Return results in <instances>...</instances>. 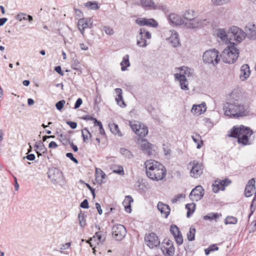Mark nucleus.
<instances>
[{
    "mask_svg": "<svg viewBox=\"0 0 256 256\" xmlns=\"http://www.w3.org/2000/svg\"><path fill=\"white\" fill-rule=\"evenodd\" d=\"M220 216H222V214L220 213L210 212L204 216V220H210V221L215 220L216 221Z\"/></svg>",
    "mask_w": 256,
    "mask_h": 256,
    "instance_id": "obj_28",
    "label": "nucleus"
},
{
    "mask_svg": "<svg viewBox=\"0 0 256 256\" xmlns=\"http://www.w3.org/2000/svg\"><path fill=\"white\" fill-rule=\"evenodd\" d=\"M112 230V236L116 240H122L126 233V228L122 224L114 225Z\"/></svg>",
    "mask_w": 256,
    "mask_h": 256,
    "instance_id": "obj_8",
    "label": "nucleus"
},
{
    "mask_svg": "<svg viewBox=\"0 0 256 256\" xmlns=\"http://www.w3.org/2000/svg\"><path fill=\"white\" fill-rule=\"evenodd\" d=\"M66 103V101L64 100H61L58 101L56 104V107L58 110H60L64 107V104Z\"/></svg>",
    "mask_w": 256,
    "mask_h": 256,
    "instance_id": "obj_55",
    "label": "nucleus"
},
{
    "mask_svg": "<svg viewBox=\"0 0 256 256\" xmlns=\"http://www.w3.org/2000/svg\"><path fill=\"white\" fill-rule=\"evenodd\" d=\"M218 52L216 49H210L205 52L202 56L204 62L208 64H217L220 58L218 56Z\"/></svg>",
    "mask_w": 256,
    "mask_h": 256,
    "instance_id": "obj_4",
    "label": "nucleus"
},
{
    "mask_svg": "<svg viewBox=\"0 0 256 256\" xmlns=\"http://www.w3.org/2000/svg\"><path fill=\"white\" fill-rule=\"evenodd\" d=\"M78 220H79V223L80 225L82 228H83L86 225V220H84V214L82 213V212H80V213H79L78 216Z\"/></svg>",
    "mask_w": 256,
    "mask_h": 256,
    "instance_id": "obj_47",
    "label": "nucleus"
},
{
    "mask_svg": "<svg viewBox=\"0 0 256 256\" xmlns=\"http://www.w3.org/2000/svg\"><path fill=\"white\" fill-rule=\"evenodd\" d=\"M153 10H160L164 12H166L168 10L167 6L166 5H163V4H160V5L154 4V6L153 8Z\"/></svg>",
    "mask_w": 256,
    "mask_h": 256,
    "instance_id": "obj_49",
    "label": "nucleus"
},
{
    "mask_svg": "<svg viewBox=\"0 0 256 256\" xmlns=\"http://www.w3.org/2000/svg\"><path fill=\"white\" fill-rule=\"evenodd\" d=\"M223 110L224 115L230 118H238L248 114L244 106L238 100L225 103Z\"/></svg>",
    "mask_w": 256,
    "mask_h": 256,
    "instance_id": "obj_2",
    "label": "nucleus"
},
{
    "mask_svg": "<svg viewBox=\"0 0 256 256\" xmlns=\"http://www.w3.org/2000/svg\"><path fill=\"white\" fill-rule=\"evenodd\" d=\"M141 124L142 126L138 128V130H136V134L140 137H144L148 133V128L147 126H145L144 124Z\"/></svg>",
    "mask_w": 256,
    "mask_h": 256,
    "instance_id": "obj_29",
    "label": "nucleus"
},
{
    "mask_svg": "<svg viewBox=\"0 0 256 256\" xmlns=\"http://www.w3.org/2000/svg\"><path fill=\"white\" fill-rule=\"evenodd\" d=\"M238 220L236 218L231 216H228L226 218L224 223L226 224H236Z\"/></svg>",
    "mask_w": 256,
    "mask_h": 256,
    "instance_id": "obj_45",
    "label": "nucleus"
},
{
    "mask_svg": "<svg viewBox=\"0 0 256 256\" xmlns=\"http://www.w3.org/2000/svg\"><path fill=\"white\" fill-rule=\"evenodd\" d=\"M104 30L108 34L112 35L114 34L113 30L109 26H104Z\"/></svg>",
    "mask_w": 256,
    "mask_h": 256,
    "instance_id": "obj_60",
    "label": "nucleus"
},
{
    "mask_svg": "<svg viewBox=\"0 0 256 256\" xmlns=\"http://www.w3.org/2000/svg\"><path fill=\"white\" fill-rule=\"evenodd\" d=\"M84 6L92 10H98L100 7L98 4L96 2H90L89 1L84 4Z\"/></svg>",
    "mask_w": 256,
    "mask_h": 256,
    "instance_id": "obj_42",
    "label": "nucleus"
},
{
    "mask_svg": "<svg viewBox=\"0 0 256 256\" xmlns=\"http://www.w3.org/2000/svg\"><path fill=\"white\" fill-rule=\"evenodd\" d=\"M250 66L247 64L242 65L240 68V78L242 80H244L250 76Z\"/></svg>",
    "mask_w": 256,
    "mask_h": 256,
    "instance_id": "obj_22",
    "label": "nucleus"
},
{
    "mask_svg": "<svg viewBox=\"0 0 256 256\" xmlns=\"http://www.w3.org/2000/svg\"><path fill=\"white\" fill-rule=\"evenodd\" d=\"M169 40L174 47H176L180 44L178 34L176 32L172 33L171 36L169 38Z\"/></svg>",
    "mask_w": 256,
    "mask_h": 256,
    "instance_id": "obj_26",
    "label": "nucleus"
},
{
    "mask_svg": "<svg viewBox=\"0 0 256 256\" xmlns=\"http://www.w3.org/2000/svg\"><path fill=\"white\" fill-rule=\"evenodd\" d=\"M120 64L121 66V70L122 71L126 70H127V68L130 66V64L129 60L128 54H126L124 56Z\"/></svg>",
    "mask_w": 256,
    "mask_h": 256,
    "instance_id": "obj_27",
    "label": "nucleus"
},
{
    "mask_svg": "<svg viewBox=\"0 0 256 256\" xmlns=\"http://www.w3.org/2000/svg\"><path fill=\"white\" fill-rule=\"evenodd\" d=\"M162 252L165 256H172L174 254L175 248L174 245L170 246L168 248H162Z\"/></svg>",
    "mask_w": 256,
    "mask_h": 256,
    "instance_id": "obj_31",
    "label": "nucleus"
},
{
    "mask_svg": "<svg viewBox=\"0 0 256 256\" xmlns=\"http://www.w3.org/2000/svg\"><path fill=\"white\" fill-rule=\"evenodd\" d=\"M92 25L91 18H82L78 20V26L82 34H84V30L87 28H90Z\"/></svg>",
    "mask_w": 256,
    "mask_h": 256,
    "instance_id": "obj_14",
    "label": "nucleus"
},
{
    "mask_svg": "<svg viewBox=\"0 0 256 256\" xmlns=\"http://www.w3.org/2000/svg\"><path fill=\"white\" fill-rule=\"evenodd\" d=\"M111 170L114 173L120 175H123L124 174V168L122 166L113 165L111 166Z\"/></svg>",
    "mask_w": 256,
    "mask_h": 256,
    "instance_id": "obj_38",
    "label": "nucleus"
},
{
    "mask_svg": "<svg viewBox=\"0 0 256 256\" xmlns=\"http://www.w3.org/2000/svg\"><path fill=\"white\" fill-rule=\"evenodd\" d=\"M204 195V189L201 186H196L190 192L189 197L193 201H198L202 198Z\"/></svg>",
    "mask_w": 256,
    "mask_h": 256,
    "instance_id": "obj_13",
    "label": "nucleus"
},
{
    "mask_svg": "<svg viewBox=\"0 0 256 256\" xmlns=\"http://www.w3.org/2000/svg\"><path fill=\"white\" fill-rule=\"evenodd\" d=\"M256 181L254 178H251L246 185L244 190V196L246 197H250L252 196V191L255 189Z\"/></svg>",
    "mask_w": 256,
    "mask_h": 256,
    "instance_id": "obj_19",
    "label": "nucleus"
},
{
    "mask_svg": "<svg viewBox=\"0 0 256 256\" xmlns=\"http://www.w3.org/2000/svg\"><path fill=\"white\" fill-rule=\"evenodd\" d=\"M157 208L162 214L164 215L165 218H167L170 214V208L168 205L159 202L157 205Z\"/></svg>",
    "mask_w": 256,
    "mask_h": 256,
    "instance_id": "obj_18",
    "label": "nucleus"
},
{
    "mask_svg": "<svg viewBox=\"0 0 256 256\" xmlns=\"http://www.w3.org/2000/svg\"><path fill=\"white\" fill-rule=\"evenodd\" d=\"M16 19L19 20L20 21H22V20H28L30 22H32L33 20L32 16L30 15L26 14L25 13L18 14L16 16Z\"/></svg>",
    "mask_w": 256,
    "mask_h": 256,
    "instance_id": "obj_32",
    "label": "nucleus"
},
{
    "mask_svg": "<svg viewBox=\"0 0 256 256\" xmlns=\"http://www.w3.org/2000/svg\"><path fill=\"white\" fill-rule=\"evenodd\" d=\"M212 2L214 5L221 6L229 2L230 0H212Z\"/></svg>",
    "mask_w": 256,
    "mask_h": 256,
    "instance_id": "obj_50",
    "label": "nucleus"
},
{
    "mask_svg": "<svg viewBox=\"0 0 256 256\" xmlns=\"http://www.w3.org/2000/svg\"><path fill=\"white\" fill-rule=\"evenodd\" d=\"M60 141L63 144L66 145L68 143L69 144V140H70V138H67L66 136L63 134H60Z\"/></svg>",
    "mask_w": 256,
    "mask_h": 256,
    "instance_id": "obj_57",
    "label": "nucleus"
},
{
    "mask_svg": "<svg viewBox=\"0 0 256 256\" xmlns=\"http://www.w3.org/2000/svg\"><path fill=\"white\" fill-rule=\"evenodd\" d=\"M82 136L84 142H88L89 140L92 138V135L86 128H84L82 130Z\"/></svg>",
    "mask_w": 256,
    "mask_h": 256,
    "instance_id": "obj_33",
    "label": "nucleus"
},
{
    "mask_svg": "<svg viewBox=\"0 0 256 256\" xmlns=\"http://www.w3.org/2000/svg\"><path fill=\"white\" fill-rule=\"evenodd\" d=\"M103 234H104L102 232L99 231L95 234V236H94L93 238H94L96 236L100 242H102L105 240V238L102 236Z\"/></svg>",
    "mask_w": 256,
    "mask_h": 256,
    "instance_id": "obj_53",
    "label": "nucleus"
},
{
    "mask_svg": "<svg viewBox=\"0 0 256 256\" xmlns=\"http://www.w3.org/2000/svg\"><path fill=\"white\" fill-rule=\"evenodd\" d=\"M96 178L100 176L102 180L105 178L106 177L105 173L101 169L98 168H96Z\"/></svg>",
    "mask_w": 256,
    "mask_h": 256,
    "instance_id": "obj_48",
    "label": "nucleus"
},
{
    "mask_svg": "<svg viewBox=\"0 0 256 256\" xmlns=\"http://www.w3.org/2000/svg\"><path fill=\"white\" fill-rule=\"evenodd\" d=\"M170 22L174 25L184 24V20L178 15L175 14H170L169 15Z\"/></svg>",
    "mask_w": 256,
    "mask_h": 256,
    "instance_id": "obj_21",
    "label": "nucleus"
},
{
    "mask_svg": "<svg viewBox=\"0 0 256 256\" xmlns=\"http://www.w3.org/2000/svg\"><path fill=\"white\" fill-rule=\"evenodd\" d=\"M239 55V50L234 44L226 48L221 54L223 62L227 64H233L238 59Z\"/></svg>",
    "mask_w": 256,
    "mask_h": 256,
    "instance_id": "obj_3",
    "label": "nucleus"
},
{
    "mask_svg": "<svg viewBox=\"0 0 256 256\" xmlns=\"http://www.w3.org/2000/svg\"><path fill=\"white\" fill-rule=\"evenodd\" d=\"M146 174L150 179L158 181L164 179L166 175V170L164 166L154 160H146L144 162Z\"/></svg>",
    "mask_w": 256,
    "mask_h": 256,
    "instance_id": "obj_1",
    "label": "nucleus"
},
{
    "mask_svg": "<svg viewBox=\"0 0 256 256\" xmlns=\"http://www.w3.org/2000/svg\"><path fill=\"white\" fill-rule=\"evenodd\" d=\"M174 239L178 245H181L183 243V238L182 234L174 236Z\"/></svg>",
    "mask_w": 256,
    "mask_h": 256,
    "instance_id": "obj_56",
    "label": "nucleus"
},
{
    "mask_svg": "<svg viewBox=\"0 0 256 256\" xmlns=\"http://www.w3.org/2000/svg\"><path fill=\"white\" fill-rule=\"evenodd\" d=\"M80 206L83 208H89L88 200L86 199L84 200L80 203Z\"/></svg>",
    "mask_w": 256,
    "mask_h": 256,
    "instance_id": "obj_61",
    "label": "nucleus"
},
{
    "mask_svg": "<svg viewBox=\"0 0 256 256\" xmlns=\"http://www.w3.org/2000/svg\"><path fill=\"white\" fill-rule=\"evenodd\" d=\"M196 204H188L186 205V208L188 210L186 216L190 218L194 212Z\"/></svg>",
    "mask_w": 256,
    "mask_h": 256,
    "instance_id": "obj_36",
    "label": "nucleus"
},
{
    "mask_svg": "<svg viewBox=\"0 0 256 256\" xmlns=\"http://www.w3.org/2000/svg\"><path fill=\"white\" fill-rule=\"evenodd\" d=\"M115 92L117 95V97L116 98V100L118 104L120 106V107H125L126 106V104L123 100L122 96V90L120 88H116L115 89Z\"/></svg>",
    "mask_w": 256,
    "mask_h": 256,
    "instance_id": "obj_24",
    "label": "nucleus"
},
{
    "mask_svg": "<svg viewBox=\"0 0 256 256\" xmlns=\"http://www.w3.org/2000/svg\"><path fill=\"white\" fill-rule=\"evenodd\" d=\"M184 19V25L187 28H194L198 26L199 22L194 15V12L191 10H187L183 15Z\"/></svg>",
    "mask_w": 256,
    "mask_h": 256,
    "instance_id": "obj_6",
    "label": "nucleus"
},
{
    "mask_svg": "<svg viewBox=\"0 0 256 256\" xmlns=\"http://www.w3.org/2000/svg\"><path fill=\"white\" fill-rule=\"evenodd\" d=\"M231 33L232 34L230 37H233L234 40L238 42H242L245 38V33L241 30L238 28L234 26L230 28Z\"/></svg>",
    "mask_w": 256,
    "mask_h": 256,
    "instance_id": "obj_16",
    "label": "nucleus"
},
{
    "mask_svg": "<svg viewBox=\"0 0 256 256\" xmlns=\"http://www.w3.org/2000/svg\"><path fill=\"white\" fill-rule=\"evenodd\" d=\"M153 145L150 144L146 139H142L140 142V148L146 153L148 156H151L154 154L152 152V147Z\"/></svg>",
    "mask_w": 256,
    "mask_h": 256,
    "instance_id": "obj_17",
    "label": "nucleus"
},
{
    "mask_svg": "<svg viewBox=\"0 0 256 256\" xmlns=\"http://www.w3.org/2000/svg\"><path fill=\"white\" fill-rule=\"evenodd\" d=\"M244 128H245V126H240L239 127L236 126H233V128L230 130V134H228V136L230 137L238 138V137L240 136V134L242 132Z\"/></svg>",
    "mask_w": 256,
    "mask_h": 256,
    "instance_id": "obj_20",
    "label": "nucleus"
},
{
    "mask_svg": "<svg viewBox=\"0 0 256 256\" xmlns=\"http://www.w3.org/2000/svg\"><path fill=\"white\" fill-rule=\"evenodd\" d=\"M133 199L130 196H126L124 198V203H128V205H126L124 207L125 210L126 212L130 213L132 212L131 203L133 202Z\"/></svg>",
    "mask_w": 256,
    "mask_h": 256,
    "instance_id": "obj_34",
    "label": "nucleus"
},
{
    "mask_svg": "<svg viewBox=\"0 0 256 256\" xmlns=\"http://www.w3.org/2000/svg\"><path fill=\"white\" fill-rule=\"evenodd\" d=\"M170 231L174 237L177 235L181 234L178 228L175 224H172L171 226Z\"/></svg>",
    "mask_w": 256,
    "mask_h": 256,
    "instance_id": "obj_44",
    "label": "nucleus"
},
{
    "mask_svg": "<svg viewBox=\"0 0 256 256\" xmlns=\"http://www.w3.org/2000/svg\"><path fill=\"white\" fill-rule=\"evenodd\" d=\"M146 244L150 248L157 247L160 244V240L156 234L151 232L144 237Z\"/></svg>",
    "mask_w": 256,
    "mask_h": 256,
    "instance_id": "obj_10",
    "label": "nucleus"
},
{
    "mask_svg": "<svg viewBox=\"0 0 256 256\" xmlns=\"http://www.w3.org/2000/svg\"><path fill=\"white\" fill-rule=\"evenodd\" d=\"M185 198V195L184 194H178L172 200V203H176V202L180 200V198Z\"/></svg>",
    "mask_w": 256,
    "mask_h": 256,
    "instance_id": "obj_58",
    "label": "nucleus"
},
{
    "mask_svg": "<svg viewBox=\"0 0 256 256\" xmlns=\"http://www.w3.org/2000/svg\"><path fill=\"white\" fill-rule=\"evenodd\" d=\"M206 110V108L203 110L201 105H194L191 110L192 112L194 114L198 116L203 113Z\"/></svg>",
    "mask_w": 256,
    "mask_h": 256,
    "instance_id": "obj_35",
    "label": "nucleus"
},
{
    "mask_svg": "<svg viewBox=\"0 0 256 256\" xmlns=\"http://www.w3.org/2000/svg\"><path fill=\"white\" fill-rule=\"evenodd\" d=\"M212 190L214 192H218L220 190H222V182L220 180H216L213 183Z\"/></svg>",
    "mask_w": 256,
    "mask_h": 256,
    "instance_id": "obj_40",
    "label": "nucleus"
},
{
    "mask_svg": "<svg viewBox=\"0 0 256 256\" xmlns=\"http://www.w3.org/2000/svg\"><path fill=\"white\" fill-rule=\"evenodd\" d=\"M140 4L142 7H148L152 9L155 4L152 0H141Z\"/></svg>",
    "mask_w": 256,
    "mask_h": 256,
    "instance_id": "obj_41",
    "label": "nucleus"
},
{
    "mask_svg": "<svg viewBox=\"0 0 256 256\" xmlns=\"http://www.w3.org/2000/svg\"><path fill=\"white\" fill-rule=\"evenodd\" d=\"M256 200H255V198H253L252 200V202L251 205H250V209L251 212L249 214V217H250L252 214L254 213V210H256Z\"/></svg>",
    "mask_w": 256,
    "mask_h": 256,
    "instance_id": "obj_54",
    "label": "nucleus"
},
{
    "mask_svg": "<svg viewBox=\"0 0 256 256\" xmlns=\"http://www.w3.org/2000/svg\"><path fill=\"white\" fill-rule=\"evenodd\" d=\"M252 134V131L248 128L245 127L241 133L240 136L238 138V144H242L244 146L250 144L249 142V138Z\"/></svg>",
    "mask_w": 256,
    "mask_h": 256,
    "instance_id": "obj_12",
    "label": "nucleus"
},
{
    "mask_svg": "<svg viewBox=\"0 0 256 256\" xmlns=\"http://www.w3.org/2000/svg\"><path fill=\"white\" fill-rule=\"evenodd\" d=\"M54 70L60 76H64V74L62 70L61 66H56L54 68Z\"/></svg>",
    "mask_w": 256,
    "mask_h": 256,
    "instance_id": "obj_64",
    "label": "nucleus"
},
{
    "mask_svg": "<svg viewBox=\"0 0 256 256\" xmlns=\"http://www.w3.org/2000/svg\"><path fill=\"white\" fill-rule=\"evenodd\" d=\"M108 126L111 132L113 134L115 135L117 134L118 136H122V134L119 130L118 126V124H116L114 123L110 124Z\"/></svg>",
    "mask_w": 256,
    "mask_h": 256,
    "instance_id": "obj_30",
    "label": "nucleus"
},
{
    "mask_svg": "<svg viewBox=\"0 0 256 256\" xmlns=\"http://www.w3.org/2000/svg\"><path fill=\"white\" fill-rule=\"evenodd\" d=\"M120 152L122 155L128 158H131L133 157L132 152L126 148H121L120 150Z\"/></svg>",
    "mask_w": 256,
    "mask_h": 256,
    "instance_id": "obj_43",
    "label": "nucleus"
},
{
    "mask_svg": "<svg viewBox=\"0 0 256 256\" xmlns=\"http://www.w3.org/2000/svg\"><path fill=\"white\" fill-rule=\"evenodd\" d=\"M130 124L131 128L136 133V130H138V128L142 126V124L138 122H130Z\"/></svg>",
    "mask_w": 256,
    "mask_h": 256,
    "instance_id": "obj_46",
    "label": "nucleus"
},
{
    "mask_svg": "<svg viewBox=\"0 0 256 256\" xmlns=\"http://www.w3.org/2000/svg\"><path fill=\"white\" fill-rule=\"evenodd\" d=\"M151 38V34L144 28H140L136 36V44L140 47L145 48L147 46L146 39Z\"/></svg>",
    "mask_w": 256,
    "mask_h": 256,
    "instance_id": "obj_7",
    "label": "nucleus"
},
{
    "mask_svg": "<svg viewBox=\"0 0 256 256\" xmlns=\"http://www.w3.org/2000/svg\"><path fill=\"white\" fill-rule=\"evenodd\" d=\"M136 22L140 26H147L152 28H156L158 26V22L153 18H138Z\"/></svg>",
    "mask_w": 256,
    "mask_h": 256,
    "instance_id": "obj_15",
    "label": "nucleus"
},
{
    "mask_svg": "<svg viewBox=\"0 0 256 256\" xmlns=\"http://www.w3.org/2000/svg\"><path fill=\"white\" fill-rule=\"evenodd\" d=\"M190 69L188 68H185L184 74H175L174 77L176 80L178 82L182 90H189L188 82L186 78V76H189Z\"/></svg>",
    "mask_w": 256,
    "mask_h": 256,
    "instance_id": "obj_5",
    "label": "nucleus"
},
{
    "mask_svg": "<svg viewBox=\"0 0 256 256\" xmlns=\"http://www.w3.org/2000/svg\"><path fill=\"white\" fill-rule=\"evenodd\" d=\"M190 165L192 166L190 174L192 177L198 178L202 174L204 168L201 163L194 160L193 162H190Z\"/></svg>",
    "mask_w": 256,
    "mask_h": 256,
    "instance_id": "obj_11",
    "label": "nucleus"
},
{
    "mask_svg": "<svg viewBox=\"0 0 256 256\" xmlns=\"http://www.w3.org/2000/svg\"><path fill=\"white\" fill-rule=\"evenodd\" d=\"M48 177L54 184H57L60 182L63 179L62 172L58 169L52 168L49 170Z\"/></svg>",
    "mask_w": 256,
    "mask_h": 256,
    "instance_id": "obj_9",
    "label": "nucleus"
},
{
    "mask_svg": "<svg viewBox=\"0 0 256 256\" xmlns=\"http://www.w3.org/2000/svg\"><path fill=\"white\" fill-rule=\"evenodd\" d=\"M192 138L194 142L197 144V148H200L203 144V141L202 140L200 135L196 134L195 136H192Z\"/></svg>",
    "mask_w": 256,
    "mask_h": 256,
    "instance_id": "obj_37",
    "label": "nucleus"
},
{
    "mask_svg": "<svg viewBox=\"0 0 256 256\" xmlns=\"http://www.w3.org/2000/svg\"><path fill=\"white\" fill-rule=\"evenodd\" d=\"M222 182V190H224L225 187L231 184L232 181L228 178H226L224 180H220Z\"/></svg>",
    "mask_w": 256,
    "mask_h": 256,
    "instance_id": "obj_51",
    "label": "nucleus"
},
{
    "mask_svg": "<svg viewBox=\"0 0 256 256\" xmlns=\"http://www.w3.org/2000/svg\"><path fill=\"white\" fill-rule=\"evenodd\" d=\"M66 156L71 160L73 162L76 164H78V160L76 158L72 153L68 152L66 154Z\"/></svg>",
    "mask_w": 256,
    "mask_h": 256,
    "instance_id": "obj_59",
    "label": "nucleus"
},
{
    "mask_svg": "<svg viewBox=\"0 0 256 256\" xmlns=\"http://www.w3.org/2000/svg\"><path fill=\"white\" fill-rule=\"evenodd\" d=\"M246 32L248 37L250 39L256 38V27L254 24L246 27Z\"/></svg>",
    "mask_w": 256,
    "mask_h": 256,
    "instance_id": "obj_25",
    "label": "nucleus"
},
{
    "mask_svg": "<svg viewBox=\"0 0 256 256\" xmlns=\"http://www.w3.org/2000/svg\"><path fill=\"white\" fill-rule=\"evenodd\" d=\"M72 68L74 70H77L78 72H81L80 66V62L78 60H74L72 64Z\"/></svg>",
    "mask_w": 256,
    "mask_h": 256,
    "instance_id": "obj_52",
    "label": "nucleus"
},
{
    "mask_svg": "<svg viewBox=\"0 0 256 256\" xmlns=\"http://www.w3.org/2000/svg\"><path fill=\"white\" fill-rule=\"evenodd\" d=\"M66 124L72 129H75L77 127V123L76 122L68 121Z\"/></svg>",
    "mask_w": 256,
    "mask_h": 256,
    "instance_id": "obj_63",
    "label": "nucleus"
},
{
    "mask_svg": "<svg viewBox=\"0 0 256 256\" xmlns=\"http://www.w3.org/2000/svg\"><path fill=\"white\" fill-rule=\"evenodd\" d=\"M214 34H216L218 38H220L222 41L226 43L229 41L228 35L224 28H218L214 32Z\"/></svg>",
    "mask_w": 256,
    "mask_h": 256,
    "instance_id": "obj_23",
    "label": "nucleus"
},
{
    "mask_svg": "<svg viewBox=\"0 0 256 256\" xmlns=\"http://www.w3.org/2000/svg\"><path fill=\"white\" fill-rule=\"evenodd\" d=\"M196 232V228L193 226H191L190 228L189 232L187 234L188 240L189 241H193L194 240Z\"/></svg>",
    "mask_w": 256,
    "mask_h": 256,
    "instance_id": "obj_39",
    "label": "nucleus"
},
{
    "mask_svg": "<svg viewBox=\"0 0 256 256\" xmlns=\"http://www.w3.org/2000/svg\"><path fill=\"white\" fill-rule=\"evenodd\" d=\"M82 103V99L81 98H78L75 104H74V108L75 109L78 108L80 107V106H81Z\"/></svg>",
    "mask_w": 256,
    "mask_h": 256,
    "instance_id": "obj_62",
    "label": "nucleus"
}]
</instances>
